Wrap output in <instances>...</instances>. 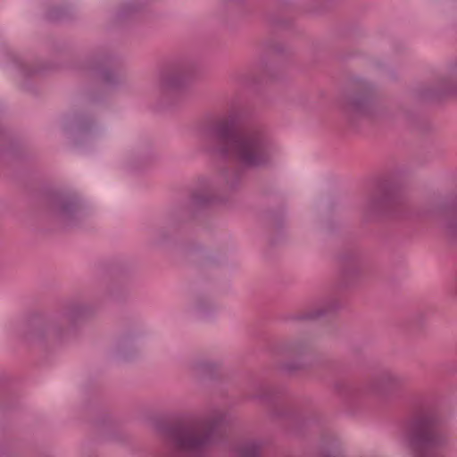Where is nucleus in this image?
<instances>
[{
    "label": "nucleus",
    "mask_w": 457,
    "mask_h": 457,
    "mask_svg": "<svg viewBox=\"0 0 457 457\" xmlns=\"http://www.w3.org/2000/svg\"><path fill=\"white\" fill-rule=\"evenodd\" d=\"M214 134L220 152L245 166L259 165L268 160V147L258 131L238 129L224 120L217 124Z\"/></svg>",
    "instance_id": "obj_1"
},
{
    "label": "nucleus",
    "mask_w": 457,
    "mask_h": 457,
    "mask_svg": "<svg viewBox=\"0 0 457 457\" xmlns=\"http://www.w3.org/2000/svg\"><path fill=\"white\" fill-rule=\"evenodd\" d=\"M218 429L219 424L213 420L170 429L166 434V444L170 457H199L204 445L212 440Z\"/></svg>",
    "instance_id": "obj_2"
},
{
    "label": "nucleus",
    "mask_w": 457,
    "mask_h": 457,
    "mask_svg": "<svg viewBox=\"0 0 457 457\" xmlns=\"http://www.w3.org/2000/svg\"><path fill=\"white\" fill-rule=\"evenodd\" d=\"M411 440L416 457H436L435 450L439 444V437L432 423H417L413 428Z\"/></svg>",
    "instance_id": "obj_3"
},
{
    "label": "nucleus",
    "mask_w": 457,
    "mask_h": 457,
    "mask_svg": "<svg viewBox=\"0 0 457 457\" xmlns=\"http://www.w3.org/2000/svg\"><path fill=\"white\" fill-rule=\"evenodd\" d=\"M255 453H256V448H255V446L251 445V446H249V449H248V450H246V451L243 453V455H244V457H252V456H253V455H254Z\"/></svg>",
    "instance_id": "obj_4"
}]
</instances>
